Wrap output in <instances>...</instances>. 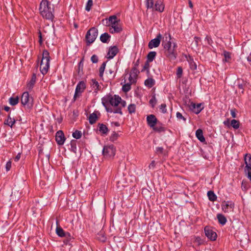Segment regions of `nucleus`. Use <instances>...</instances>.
Instances as JSON below:
<instances>
[{
  "mask_svg": "<svg viewBox=\"0 0 251 251\" xmlns=\"http://www.w3.org/2000/svg\"><path fill=\"white\" fill-rule=\"evenodd\" d=\"M16 121L14 118H12L10 117V115L8 116L7 119L5 120L4 121V124L8 125V126H10L11 127H12V126L14 125Z\"/></svg>",
  "mask_w": 251,
  "mask_h": 251,
  "instance_id": "b1692460",
  "label": "nucleus"
},
{
  "mask_svg": "<svg viewBox=\"0 0 251 251\" xmlns=\"http://www.w3.org/2000/svg\"><path fill=\"white\" fill-rule=\"evenodd\" d=\"M106 21V25L107 26H110L112 25H115L116 23L120 21V20L118 19L116 16L113 15L110 16L108 19H105Z\"/></svg>",
  "mask_w": 251,
  "mask_h": 251,
  "instance_id": "f3484780",
  "label": "nucleus"
},
{
  "mask_svg": "<svg viewBox=\"0 0 251 251\" xmlns=\"http://www.w3.org/2000/svg\"><path fill=\"white\" fill-rule=\"evenodd\" d=\"M98 35V30L95 27L91 28L87 32L85 39L87 45H89L93 43L97 38Z\"/></svg>",
  "mask_w": 251,
  "mask_h": 251,
  "instance_id": "20e7f679",
  "label": "nucleus"
},
{
  "mask_svg": "<svg viewBox=\"0 0 251 251\" xmlns=\"http://www.w3.org/2000/svg\"><path fill=\"white\" fill-rule=\"evenodd\" d=\"M91 85L96 92H97L100 89V85L98 82L95 79L92 80Z\"/></svg>",
  "mask_w": 251,
  "mask_h": 251,
  "instance_id": "c756f323",
  "label": "nucleus"
},
{
  "mask_svg": "<svg viewBox=\"0 0 251 251\" xmlns=\"http://www.w3.org/2000/svg\"><path fill=\"white\" fill-rule=\"evenodd\" d=\"M136 106L134 104H130L128 106V111L130 114L135 112Z\"/></svg>",
  "mask_w": 251,
  "mask_h": 251,
  "instance_id": "a19ab883",
  "label": "nucleus"
},
{
  "mask_svg": "<svg viewBox=\"0 0 251 251\" xmlns=\"http://www.w3.org/2000/svg\"><path fill=\"white\" fill-rule=\"evenodd\" d=\"M50 56L49 52L47 50H44L42 54V58L40 63V71L44 75L46 74L50 67Z\"/></svg>",
  "mask_w": 251,
  "mask_h": 251,
  "instance_id": "7ed1b4c3",
  "label": "nucleus"
},
{
  "mask_svg": "<svg viewBox=\"0 0 251 251\" xmlns=\"http://www.w3.org/2000/svg\"><path fill=\"white\" fill-rule=\"evenodd\" d=\"M40 12L42 17L47 20L52 21L54 15L52 13L53 9L47 0H42L40 3Z\"/></svg>",
  "mask_w": 251,
  "mask_h": 251,
  "instance_id": "f03ea898",
  "label": "nucleus"
},
{
  "mask_svg": "<svg viewBox=\"0 0 251 251\" xmlns=\"http://www.w3.org/2000/svg\"><path fill=\"white\" fill-rule=\"evenodd\" d=\"M77 141L75 140H72L71 141V151L74 153H76L77 151Z\"/></svg>",
  "mask_w": 251,
  "mask_h": 251,
  "instance_id": "c85d7f7f",
  "label": "nucleus"
},
{
  "mask_svg": "<svg viewBox=\"0 0 251 251\" xmlns=\"http://www.w3.org/2000/svg\"><path fill=\"white\" fill-rule=\"evenodd\" d=\"M224 54L226 61H227V60L230 58V54L229 52L225 51L224 52Z\"/></svg>",
  "mask_w": 251,
  "mask_h": 251,
  "instance_id": "864d4df0",
  "label": "nucleus"
},
{
  "mask_svg": "<svg viewBox=\"0 0 251 251\" xmlns=\"http://www.w3.org/2000/svg\"><path fill=\"white\" fill-rule=\"evenodd\" d=\"M194 243L196 245L200 246L203 244V241L200 237H195L194 238Z\"/></svg>",
  "mask_w": 251,
  "mask_h": 251,
  "instance_id": "58836bf2",
  "label": "nucleus"
},
{
  "mask_svg": "<svg viewBox=\"0 0 251 251\" xmlns=\"http://www.w3.org/2000/svg\"><path fill=\"white\" fill-rule=\"evenodd\" d=\"M135 77H134L132 75L130 74V75L129 76L128 79L129 81V83L132 84L135 82Z\"/></svg>",
  "mask_w": 251,
  "mask_h": 251,
  "instance_id": "4d7b16f0",
  "label": "nucleus"
},
{
  "mask_svg": "<svg viewBox=\"0 0 251 251\" xmlns=\"http://www.w3.org/2000/svg\"><path fill=\"white\" fill-rule=\"evenodd\" d=\"M131 84L129 83H127L124 84L122 87V90L125 92L129 91L131 89Z\"/></svg>",
  "mask_w": 251,
  "mask_h": 251,
  "instance_id": "ea45409f",
  "label": "nucleus"
},
{
  "mask_svg": "<svg viewBox=\"0 0 251 251\" xmlns=\"http://www.w3.org/2000/svg\"><path fill=\"white\" fill-rule=\"evenodd\" d=\"M164 9V5L161 0H157L155 1L154 4V7L153 10L157 11L160 12H162Z\"/></svg>",
  "mask_w": 251,
  "mask_h": 251,
  "instance_id": "a211bd4d",
  "label": "nucleus"
},
{
  "mask_svg": "<svg viewBox=\"0 0 251 251\" xmlns=\"http://www.w3.org/2000/svg\"><path fill=\"white\" fill-rule=\"evenodd\" d=\"M155 166V163L154 160L152 161L150 163V164L149 166V167L150 169H154Z\"/></svg>",
  "mask_w": 251,
  "mask_h": 251,
  "instance_id": "bf43d9fd",
  "label": "nucleus"
},
{
  "mask_svg": "<svg viewBox=\"0 0 251 251\" xmlns=\"http://www.w3.org/2000/svg\"><path fill=\"white\" fill-rule=\"evenodd\" d=\"M146 6L147 9H152L153 10L154 7L153 0H146Z\"/></svg>",
  "mask_w": 251,
  "mask_h": 251,
  "instance_id": "f704fd0d",
  "label": "nucleus"
},
{
  "mask_svg": "<svg viewBox=\"0 0 251 251\" xmlns=\"http://www.w3.org/2000/svg\"><path fill=\"white\" fill-rule=\"evenodd\" d=\"M73 137L76 139H80L82 136V132L81 131L76 130L73 133Z\"/></svg>",
  "mask_w": 251,
  "mask_h": 251,
  "instance_id": "e433bc0d",
  "label": "nucleus"
},
{
  "mask_svg": "<svg viewBox=\"0 0 251 251\" xmlns=\"http://www.w3.org/2000/svg\"><path fill=\"white\" fill-rule=\"evenodd\" d=\"M65 137L62 130L58 131L56 133L55 140L58 145H62L65 141Z\"/></svg>",
  "mask_w": 251,
  "mask_h": 251,
  "instance_id": "9d476101",
  "label": "nucleus"
},
{
  "mask_svg": "<svg viewBox=\"0 0 251 251\" xmlns=\"http://www.w3.org/2000/svg\"><path fill=\"white\" fill-rule=\"evenodd\" d=\"M203 107H201V103L195 104V103L192 102L190 105V109L194 113L198 114L201 112Z\"/></svg>",
  "mask_w": 251,
  "mask_h": 251,
  "instance_id": "4468645a",
  "label": "nucleus"
},
{
  "mask_svg": "<svg viewBox=\"0 0 251 251\" xmlns=\"http://www.w3.org/2000/svg\"><path fill=\"white\" fill-rule=\"evenodd\" d=\"M182 68L180 67H178L176 71V75L178 78H180L182 76Z\"/></svg>",
  "mask_w": 251,
  "mask_h": 251,
  "instance_id": "09e8293b",
  "label": "nucleus"
},
{
  "mask_svg": "<svg viewBox=\"0 0 251 251\" xmlns=\"http://www.w3.org/2000/svg\"><path fill=\"white\" fill-rule=\"evenodd\" d=\"M230 125L234 129H238L239 127V122L236 120H232Z\"/></svg>",
  "mask_w": 251,
  "mask_h": 251,
  "instance_id": "4c0bfd02",
  "label": "nucleus"
},
{
  "mask_svg": "<svg viewBox=\"0 0 251 251\" xmlns=\"http://www.w3.org/2000/svg\"><path fill=\"white\" fill-rule=\"evenodd\" d=\"M110 36L107 33H104L100 36V41L104 43H107L110 40Z\"/></svg>",
  "mask_w": 251,
  "mask_h": 251,
  "instance_id": "bb28decb",
  "label": "nucleus"
},
{
  "mask_svg": "<svg viewBox=\"0 0 251 251\" xmlns=\"http://www.w3.org/2000/svg\"><path fill=\"white\" fill-rule=\"evenodd\" d=\"M116 148L113 145L105 146L102 150V153L106 158L113 157L116 153Z\"/></svg>",
  "mask_w": 251,
  "mask_h": 251,
  "instance_id": "39448f33",
  "label": "nucleus"
},
{
  "mask_svg": "<svg viewBox=\"0 0 251 251\" xmlns=\"http://www.w3.org/2000/svg\"><path fill=\"white\" fill-rule=\"evenodd\" d=\"M106 62H103L100 66L99 69V75L100 77H102L103 75V73L105 69Z\"/></svg>",
  "mask_w": 251,
  "mask_h": 251,
  "instance_id": "c9c22d12",
  "label": "nucleus"
},
{
  "mask_svg": "<svg viewBox=\"0 0 251 251\" xmlns=\"http://www.w3.org/2000/svg\"><path fill=\"white\" fill-rule=\"evenodd\" d=\"M121 100L122 99L120 97L117 95H114L113 97H111L109 99V101L112 106L117 107L120 103Z\"/></svg>",
  "mask_w": 251,
  "mask_h": 251,
  "instance_id": "dca6fc26",
  "label": "nucleus"
},
{
  "mask_svg": "<svg viewBox=\"0 0 251 251\" xmlns=\"http://www.w3.org/2000/svg\"><path fill=\"white\" fill-rule=\"evenodd\" d=\"M171 40V35L166 33L163 37L162 45L164 47L166 56L170 60H175L177 56L176 51L177 46L176 43H172Z\"/></svg>",
  "mask_w": 251,
  "mask_h": 251,
  "instance_id": "f257e3e1",
  "label": "nucleus"
},
{
  "mask_svg": "<svg viewBox=\"0 0 251 251\" xmlns=\"http://www.w3.org/2000/svg\"><path fill=\"white\" fill-rule=\"evenodd\" d=\"M118 137V133H116V132H113L111 136H110V140L111 141L114 142L117 139Z\"/></svg>",
  "mask_w": 251,
  "mask_h": 251,
  "instance_id": "c03bdc74",
  "label": "nucleus"
},
{
  "mask_svg": "<svg viewBox=\"0 0 251 251\" xmlns=\"http://www.w3.org/2000/svg\"><path fill=\"white\" fill-rule=\"evenodd\" d=\"M119 50L116 46H113L109 48L107 53L106 57L108 59H112L118 52Z\"/></svg>",
  "mask_w": 251,
  "mask_h": 251,
  "instance_id": "ddd939ff",
  "label": "nucleus"
},
{
  "mask_svg": "<svg viewBox=\"0 0 251 251\" xmlns=\"http://www.w3.org/2000/svg\"><path fill=\"white\" fill-rule=\"evenodd\" d=\"M32 98L29 97V94L27 92H25L23 93L21 97V102L22 104L25 105L29 103L30 101L32 102Z\"/></svg>",
  "mask_w": 251,
  "mask_h": 251,
  "instance_id": "2eb2a0df",
  "label": "nucleus"
},
{
  "mask_svg": "<svg viewBox=\"0 0 251 251\" xmlns=\"http://www.w3.org/2000/svg\"><path fill=\"white\" fill-rule=\"evenodd\" d=\"M144 84L147 87L151 88L155 84V80L152 78H149L145 81Z\"/></svg>",
  "mask_w": 251,
  "mask_h": 251,
  "instance_id": "cd10ccee",
  "label": "nucleus"
},
{
  "mask_svg": "<svg viewBox=\"0 0 251 251\" xmlns=\"http://www.w3.org/2000/svg\"><path fill=\"white\" fill-rule=\"evenodd\" d=\"M98 115H100L99 111H95L89 115V121L90 124L92 125L96 122L98 119Z\"/></svg>",
  "mask_w": 251,
  "mask_h": 251,
  "instance_id": "6ab92c4d",
  "label": "nucleus"
},
{
  "mask_svg": "<svg viewBox=\"0 0 251 251\" xmlns=\"http://www.w3.org/2000/svg\"><path fill=\"white\" fill-rule=\"evenodd\" d=\"M19 98L18 97H11L9 98V103L11 105H16L19 102Z\"/></svg>",
  "mask_w": 251,
  "mask_h": 251,
  "instance_id": "72a5a7b5",
  "label": "nucleus"
},
{
  "mask_svg": "<svg viewBox=\"0 0 251 251\" xmlns=\"http://www.w3.org/2000/svg\"><path fill=\"white\" fill-rule=\"evenodd\" d=\"M11 168V161L10 160L8 161L5 166V168L6 171H9Z\"/></svg>",
  "mask_w": 251,
  "mask_h": 251,
  "instance_id": "6e6d98bb",
  "label": "nucleus"
},
{
  "mask_svg": "<svg viewBox=\"0 0 251 251\" xmlns=\"http://www.w3.org/2000/svg\"><path fill=\"white\" fill-rule=\"evenodd\" d=\"M194 40H195V44L197 46H198V44H199V42L201 40V38L200 37L195 36L194 37Z\"/></svg>",
  "mask_w": 251,
  "mask_h": 251,
  "instance_id": "052dcab7",
  "label": "nucleus"
},
{
  "mask_svg": "<svg viewBox=\"0 0 251 251\" xmlns=\"http://www.w3.org/2000/svg\"><path fill=\"white\" fill-rule=\"evenodd\" d=\"M196 136L197 138L201 142H204L205 140L203 135V132L201 129H198L196 131Z\"/></svg>",
  "mask_w": 251,
  "mask_h": 251,
  "instance_id": "5701e85b",
  "label": "nucleus"
},
{
  "mask_svg": "<svg viewBox=\"0 0 251 251\" xmlns=\"http://www.w3.org/2000/svg\"><path fill=\"white\" fill-rule=\"evenodd\" d=\"M207 196L209 200L211 201H214L217 199L216 195L212 191H209L207 192Z\"/></svg>",
  "mask_w": 251,
  "mask_h": 251,
  "instance_id": "7c9ffc66",
  "label": "nucleus"
},
{
  "mask_svg": "<svg viewBox=\"0 0 251 251\" xmlns=\"http://www.w3.org/2000/svg\"><path fill=\"white\" fill-rule=\"evenodd\" d=\"M139 73V72L137 70L136 67H134L132 68L130 74L132 75L134 77H136L138 74Z\"/></svg>",
  "mask_w": 251,
  "mask_h": 251,
  "instance_id": "de8ad7c7",
  "label": "nucleus"
},
{
  "mask_svg": "<svg viewBox=\"0 0 251 251\" xmlns=\"http://www.w3.org/2000/svg\"><path fill=\"white\" fill-rule=\"evenodd\" d=\"M176 117L178 120L182 119L184 121H186V119L182 116V115L179 112L176 113Z\"/></svg>",
  "mask_w": 251,
  "mask_h": 251,
  "instance_id": "5fc2aeb1",
  "label": "nucleus"
},
{
  "mask_svg": "<svg viewBox=\"0 0 251 251\" xmlns=\"http://www.w3.org/2000/svg\"><path fill=\"white\" fill-rule=\"evenodd\" d=\"M204 232L205 236L211 241H215L217 238V234L208 226L204 227Z\"/></svg>",
  "mask_w": 251,
  "mask_h": 251,
  "instance_id": "1a4fd4ad",
  "label": "nucleus"
},
{
  "mask_svg": "<svg viewBox=\"0 0 251 251\" xmlns=\"http://www.w3.org/2000/svg\"><path fill=\"white\" fill-rule=\"evenodd\" d=\"M113 108L112 107H106V110L107 112L112 113L113 112Z\"/></svg>",
  "mask_w": 251,
  "mask_h": 251,
  "instance_id": "338daca9",
  "label": "nucleus"
},
{
  "mask_svg": "<svg viewBox=\"0 0 251 251\" xmlns=\"http://www.w3.org/2000/svg\"><path fill=\"white\" fill-rule=\"evenodd\" d=\"M154 131L157 132H161L165 131L164 128L162 126H154L152 128Z\"/></svg>",
  "mask_w": 251,
  "mask_h": 251,
  "instance_id": "79ce46f5",
  "label": "nucleus"
},
{
  "mask_svg": "<svg viewBox=\"0 0 251 251\" xmlns=\"http://www.w3.org/2000/svg\"><path fill=\"white\" fill-rule=\"evenodd\" d=\"M39 42L40 44L42 43V33L40 31H39Z\"/></svg>",
  "mask_w": 251,
  "mask_h": 251,
  "instance_id": "69168bd1",
  "label": "nucleus"
},
{
  "mask_svg": "<svg viewBox=\"0 0 251 251\" xmlns=\"http://www.w3.org/2000/svg\"><path fill=\"white\" fill-rule=\"evenodd\" d=\"M189 65L191 69L193 70L197 69V65L193 61V60H191L189 61Z\"/></svg>",
  "mask_w": 251,
  "mask_h": 251,
  "instance_id": "49530a36",
  "label": "nucleus"
},
{
  "mask_svg": "<svg viewBox=\"0 0 251 251\" xmlns=\"http://www.w3.org/2000/svg\"><path fill=\"white\" fill-rule=\"evenodd\" d=\"M217 217L219 223L222 225H225L227 222V220L226 217L222 214H217Z\"/></svg>",
  "mask_w": 251,
  "mask_h": 251,
  "instance_id": "393cba45",
  "label": "nucleus"
},
{
  "mask_svg": "<svg viewBox=\"0 0 251 251\" xmlns=\"http://www.w3.org/2000/svg\"><path fill=\"white\" fill-rule=\"evenodd\" d=\"M93 5V1L92 0H88L86 6H85V10L87 11H89L90 9H91V7Z\"/></svg>",
  "mask_w": 251,
  "mask_h": 251,
  "instance_id": "37998d69",
  "label": "nucleus"
},
{
  "mask_svg": "<svg viewBox=\"0 0 251 251\" xmlns=\"http://www.w3.org/2000/svg\"><path fill=\"white\" fill-rule=\"evenodd\" d=\"M230 113L233 118H236V114L235 109H232L230 110Z\"/></svg>",
  "mask_w": 251,
  "mask_h": 251,
  "instance_id": "13d9d810",
  "label": "nucleus"
},
{
  "mask_svg": "<svg viewBox=\"0 0 251 251\" xmlns=\"http://www.w3.org/2000/svg\"><path fill=\"white\" fill-rule=\"evenodd\" d=\"M91 60L93 63H96L98 62V57L96 55H93L91 58Z\"/></svg>",
  "mask_w": 251,
  "mask_h": 251,
  "instance_id": "603ef678",
  "label": "nucleus"
},
{
  "mask_svg": "<svg viewBox=\"0 0 251 251\" xmlns=\"http://www.w3.org/2000/svg\"><path fill=\"white\" fill-rule=\"evenodd\" d=\"M36 76L35 74H33L30 80L27 84V88L29 90H31L33 88L36 82Z\"/></svg>",
  "mask_w": 251,
  "mask_h": 251,
  "instance_id": "412c9836",
  "label": "nucleus"
},
{
  "mask_svg": "<svg viewBox=\"0 0 251 251\" xmlns=\"http://www.w3.org/2000/svg\"><path fill=\"white\" fill-rule=\"evenodd\" d=\"M162 38V35L160 33L158 34L155 38L151 40L149 42L148 44L149 48L150 49H152L153 48L158 47L160 44Z\"/></svg>",
  "mask_w": 251,
  "mask_h": 251,
  "instance_id": "0eeeda50",
  "label": "nucleus"
},
{
  "mask_svg": "<svg viewBox=\"0 0 251 251\" xmlns=\"http://www.w3.org/2000/svg\"><path fill=\"white\" fill-rule=\"evenodd\" d=\"M120 103H121L122 107H125L126 105V102L125 100L122 101V100H121Z\"/></svg>",
  "mask_w": 251,
  "mask_h": 251,
  "instance_id": "774afa93",
  "label": "nucleus"
},
{
  "mask_svg": "<svg viewBox=\"0 0 251 251\" xmlns=\"http://www.w3.org/2000/svg\"><path fill=\"white\" fill-rule=\"evenodd\" d=\"M56 233L60 237H66L68 236L71 239L70 234L68 232H65L64 230L60 226H57L56 228Z\"/></svg>",
  "mask_w": 251,
  "mask_h": 251,
  "instance_id": "aec40b11",
  "label": "nucleus"
},
{
  "mask_svg": "<svg viewBox=\"0 0 251 251\" xmlns=\"http://www.w3.org/2000/svg\"><path fill=\"white\" fill-rule=\"evenodd\" d=\"M149 62H148V61H147L144 66H143V69L142 70L141 72H143L144 71H145V70H149V68H150V64H149Z\"/></svg>",
  "mask_w": 251,
  "mask_h": 251,
  "instance_id": "3c124183",
  "label": "nucleus"
},
{
  "mask_svg": "<svg viewBox=\"0 0 251 251\" xmlns=\"http://www.w3.org/2000/svg\"><path fill=\"white\" fill-rule=\"evenodd\" d=\"M97 239L101 242H104L106 241L107 238L104 232L102 231H100L97 235Z\"/></svg>",
  "mask_w": 251,
  "mask_h": 251,
  "instance_id": "a878e982",
  "label": "nucleus"
},
{
  "mask_svg": "<svg viewBox=\"0 0 251 251\" xmlns=\"http://www.w3.org/2000/svg\"><path fill=\"white\" fill-rule=\"evenodd\" d=\"M99 130L103 134H107L108 131L107 127L104 124H100Z\"/></svg>",
  "mask_w": 251,
  "mask_h": 251,
  "instance_id": "473e14b6",
  "label": "nucleus"
},
{
  "mask_svg": "<svg viewBox=\"0 0 251 251\" xmlns=\"http://www.w3.org/2000/svg\"><path fill=\"white\" fill-rule=\"evenodd\" d=\"M109 27V31L112 34L119 33L122 31V27L120 21L116 23L115 25H112Z\"/></svg>",
  "mask_w": 251,
  "mask_h": 251,
  "instance_id": "f8f14e48",
  "label": "nucleus"
},
{
  "mask_svg": "<svg viewBox=\"0 0 251 251\" xmlns=\"http://www.w3.org/2000/svg\"><path fill=\"white\" fill-rule=\"evenodd\" d=\"M114 113H118L120 115H123V112L121 107H115L113 108V112Z\"/></svg>",
  "mask_w": 251,
  "mask_h": 251,
  "instance_id": "a18cd8bd",
  "label": "nucleus"
},
{
  "mask_svg": "<svg viewBox=\"0 0 251 251\" xmlns=\"http://www.w3.org/2000/svg\"><path fill=\"white\" fill-rule=\"evenodd\" d=\"M86 88V84L84 81H80L76 85L75 93L74 96V100L75 101L77 98L79 97L80 94Z\"/></svg>",
  "mask_w": 251,
  "mask_h": 251,
  "instance_id": "423d86ee",
  "label": "nucleus"
},
{
  "mask_svg": "<svg viewBox=\"0 0 251 251\" xmlns=\"http://www.w3.org/2000/svg\"><path fill=\"white\" fill-rule=\"evenodd\" d=\"M157 118L154 115L151 114L147 117V124L151 128L153 127L157 124Z\"/></svg>",
  "mask_w": 251,
  "mask_h": 251,
  "instance_id": "9b49d317",
  "label": "nucleus"
},
{
  "mask_svg": "<svg viewBox=\"0 0 251 251\" xmlns=\"http://www.w3.org/2000/svg\"><path fill=\"white\" fill-rule=\"evenodd\" d=\"M156 55V52L155 51L150 52L147 55V61L148 62H152L154 59Z\"/></svg>",
  "mask_w": 251,
  "mask_h": 251,
  "instance_id": "2f4dec72",
  "label": "nucleus"
},
{
  "mask_svg": "<svg viewBox=\"0 0 251 251\" xmlns=\"http://www.w3.org/2000/svg\"><path fill=\"white\" fill-rule=\"evenodd\" d=\"M222 208L225 213H229L233 211L234 207L233 202L229 201H224L222 203Z\"/></svg>",
  "mask_w": 251,
  "mask_h": 251,
  "instance_id": "6e6552de",
  "label": "nucleus"
},
{
  "mask_svg": "<svg viewBox=\"0 0 251 251\" xmlns=\"http://www.w3.org/2000/svg\"><path fill=\"white\" fill-rule=\"evenodd\" d=\"M21 158V153H19L14 158V160L15 161H18L19 160V159H20Z\"/></svg>",
  "mask_w": 251,
  "mask_h": 251,
  "instance_id": "0e129e2a",
  "label": "nucleus"
},
{
  "mask_svg": "<svg viewBox=\"0 0 251 251\" xmlns=\"http://www.w3.org/2000/svg\"><path fill=\"white\" fill-rule=\"evenodd\" d=\"M245 162L246 164V168L248 171L251 170V155L247 154L245 156Z\"/></svg>",
  "mask_w": 251,
  "mask_h": 251,
  "instance_id": "4be33fe9",
  "label": "nucleus"
},
{
  "mask_svg": "<svg viewBox=\"0 0 251 251\" xmlns=\"http://www.w3.org/2000/svg\"><path fill=\"white\" fill-rule=\"evenodd\" d=\"M150 103L152 104V106H154V105L156 103V100L155 98H152L150 100Z\"/></svg>",
  "mask_w": 251,
  "mask_h": 251,
  "instance_id": "e2e57ef3",
  "label": "nucleus"
},
{
  "mask_svg": "<svg viewBox=\"0 0 251 251\" xmlns=\"http://www.w3.org/2000/svg\"><path fill=\"white\" fill-rule=\"evenodd\" d=\"M160 110L163 113L167 112L166 105L165 103H162L160 106Z\"/></svg>",
  "mask_w": 251,
  "mask_h": 251,
  "instance_id": "8fccbe9b",
  "label": "nucleus"
},
{
  "mask_svg": "<svg viewBox=\"0 0 251 251\" xmlns=\"http://www.w3.org/2000/svg\"><path fill=\"white\" fill-rule=\"evenodd\" d=\"M163 148L162 147H157L156 148V151L157 152L162 153L163 151Z\"/></svg>",
  "mask_w": 251,
  "mask_h": 251,
  "instance_id": "680f3d73",
  "label": "nucleus"
}]
</instances>
